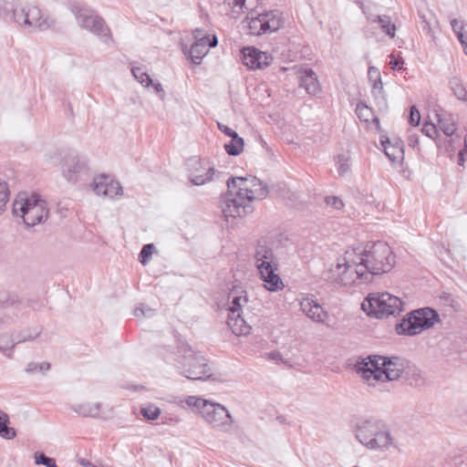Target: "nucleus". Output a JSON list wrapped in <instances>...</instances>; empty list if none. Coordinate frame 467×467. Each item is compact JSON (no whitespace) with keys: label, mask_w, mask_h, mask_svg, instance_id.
<instances>
[{"label":"nucleus","mask_w":467,"mask_h":467,"mask_svg":"<svg viewBox=\"0 0 467 467\" xmlns=\"http://www.w3.org/2000/svg\"><path fill=\"white\" fill-rule=\"evenodd\" d=\"M395 254L385 242H370L348 249L322 273V278L334 285L351 287L372 282L374 275L389 272Z\"/></svg>","instance_id":"f257e3e1"},{"label":"nucleus","mask_w":467,"mask_h":467,"mask_svg":"<svg viewBox=\"0 0 467 467\" xmlns=\"http://www.w3.org/2000/svg\"><path fill=\"white\" fill-rule=\"evenodd\" d=\"M355 370L368 387L379 391L386 389L389 381L405 379L417 382L421 378L415 365L400 357L370 355L358 361Z\"/></svg>","instance_id":"f03ea898"},{"label":"nucleus","mask_w":467,"mask_h":467,"mask_svg":"<svg viewBox=\"0 0 467 467\" xmlns=\"http://www.w3.org/2000/svg\"><path fill=\"white\" fill-rule=\"evenodd\" d=\"M357 440L368 450L387 452L397 450V439L391 433L388 424L377 418H368L358 420L355 427Z\"/></svg>","instance_id":"7ed1b4c3"},{"label":"nucleus","mask_w":467,"mask_h":467,"mask_svg":"<svg viewBox=\"0 0 467 467\" xmlns=\"http://www.w3.org/2000/svg\"><path fill=\"white\" fill-rule=\"evenodd\" d=\"M260 5V0H235V8L238 13L246 14L242 22V29L251 36H262L276 32L283 24L281 15L277 11H268L253 16L254 12ZM235 13L237 11L235 10Z\"/></svg>","instance_id":"20e7f679"},{"label":"nucleus","mask_w":467,"mask_h":467,"mask_svg":"<svg viewBox=\"0 0 467 467\" xmlns=\"http://www.w3.org/2000/svg\"><path fill=\"white\" fill-rule=\"evenodd\" d=\"M8 16L10 21L29 33L47 30L54 24L46 12L32 4H14L5 17Z\"/></svg>","instance_id":"39448f33"},{"label":"nucleus","mask_w":467,"mask_h":467,"mask_svg":"<svg viewBox=\"0 0 467 467\" xmlns=\"http://www.w3.org/2000/svg\"><path fill=\"white\" fill-rule=\"evenodd\" d=\"M235 219L244 218L254 213L253 202L256 198H264L265 190L262 182L254 176H235ZM238 223L235 221V226Z\"/></svg>","instance_id":"423d86ee"},{"label":"nucleus","mask_w":467,"mask_h":467,"mask_svg":"<svg viewBox=\"0 0 467 467\" xmlns=\"http://www.w3.org/2000/svg\"><path fill=\"white\" fill-rule=\"evenodd\" d=\"M13 214L30 227L46 222L49 215L47 202L37 194L20 193L13 202Z\"/></svg>","instance_id":"0eeeda50"},{"label":"nucleus","mask_w":467,"mask_h":467,"mask_svg":"<svg viewBox=\"0 0 467 467\" xmlns=\"http://www.w3.org/2000/svg\"><path fill=\"white\" fill-rule=\"evenodd\" d=\"M174 361L180 365L182 374L189 379L202 380L211 376L205 358L188 344L183 343L178 348Z\"/></svg>","instance_id":"6e6552de"},{"label":"nucleus","mask_w":467,"mask_h":467,"mask_svg":"<svg viewBox=\"0 0 467 467\" xmlns=\"http://www.w3.org/2000/svg\"><path fill=\"white\" fill-rule=\"evenodd\" d=\"M190 405L196 408V413L212 428L223 432L232 430V415L223 405L203 398L190 400Z\"/></svg>","instance_id":"1a4fd4ad"},{"label":"nucleus","mask_w":467,"mask_h":467,"mask_svg":"<svg viewBox=\"0 0 467 467\" xmlns=\"http://www.w3.org/2000/svg\"><path fill=\"white\" fill-rule=\"evenodd\" d=\"M439 321V316L435 310L430 307L420 308L411 311L397 326L398 335L415 336L429 329Z\"/></svg>","instance_id":"9d476101"},{"label":"nucleus","mask_w":467,"mask_h":467,"mask_svg":"<svg viewBox=\"0 0 467 467\" xmlns=\"http://www.w3.org/2000/svg\"><path fill=\"white\" fill-rule=\"evenodd\" d=\"M361 306L368 315L383 317L399 314L402 310V302L389 293H376L369 294Z\"/></svg>","instance_id":"9b49d317"},{"label":"nucleus","mask_w":467,"mask_h":467,"mask_svg":"<svg viewBox=\"0 0 467 467\" xmlns=\"http://www.w3.org/2000/svg\"><path fill=\"white\" fill-rule=\"evenodd\" d=\"M71 10L77 19L78 25L81 28L96 35L106 43L111 40L109 28L104 19L94 10L80 4L72 5Z\"/></svg>","instance_id":"f8f14e48"},{"label":"nucleus","mask_w":467,"mask_h":467,"mask_svg":"<svg viewBox=\"0 0 467 467\" xmlns=\"http://www.w3.org/2000/svg\"><path fill=\"white\" fill-rule=\"evenodd\" d=\"M91 187L98 196L109 199H115L123 194L120 183L103 174L94 178Z\"/></svg>","instance_id":"ddd939ff"},{"label":"nucleus","mask_w":467,"mask_h":467,"mask_svg":"<svg viewBox=\"0 0 467 467\" xmlns=\"http://www.w3.org/2000/svg\"><path fill=\"white\" fill-rule=\"evenodd\" d=\"M89 175L88 161L85 157L75 156L67 160L63 176L70 182L86 180Z\"/></svg>","instance_id":"4468645a"},{"label":"nucleus","mask_w":467,"mask_h":467,"mask_svg":"<svg viewBox=\"0 0 467 467\" xmlns=\"http://www.w3.org/2000/svg\"><path fill=\"white\" fill-rule=\"evenodd\" d=\"M241 58L243 64L249 69H263L273 61V57L270 54L263 52L254 47H244Z\"/></svg>","instance_id":"2eb2a0df"},{"label":"nucleus","mask_w":467,"mask_h":467,"mask_svg":"<svg viewBox=\"0 0 467 467\" xmlns=\"http://www.w3.org/2000/svg\"><path fill=\"white\" fill-rule=\"evenodd\" d=\"M254 259L257 271L279 266L276 255L265 241L258 242L255 246Z\"/></svg>","instance_id":"dca6fc26"},{"label":"nucleus","mask_w":467,"mask_h":467,"mask_svg":"<svg viewBox=\"0 0 467 467\" xmlns=\"http://www.w3.org/2000/svg\"><path fill=\"white\" fill-rule=\"evenodd\" d=\"M300 309L306 316L315 322L323 323L327 317V313L317 303L313 296L302 297L299 302Z\"/></svg>","instance_id":"f3484780"},{"label":"nucleus","mask_w":467,"mask_h":467,"mask_svg":"<svg viewBox=\"0 0 467 467\" xmlns=\"http://www.w3.org/2000/svg\"><path fill=\"white\" fill-rule=\"evenodd\" d=\"M277 272L278 266L258 271L260 278L265 283V288L270 292H278L285 287L283 280Z\"/></svg>","instance_id":"a211bd4d"},{"label":"nucleus","mask_w":467,"mask_h":467,"mask_svg":"<svg viewBox=\"0 0 467 467\" xmlns=\"http://www.w3.org/2000/svg\"><path fill=\"white\" fill-rule=\"evenodd\" d=\"M299 85L309 95H316L320 90V85L315 71L308 67L298 70Z\"/></svg>","instance_id":"6ab92c4d"},{"label":"nucleus","mask_w":467,"mask_h":467,"mask_svg":"<svg viewBox=\"0 0 467 467\" xmlns=\"http://www.w3.org/2000/svg\"><path fill=\"white\" fill-rule=\"evenodd\" d=\"M226 183L228 190L220 197L219 207L226 223V226L229 227L231 219L234 217L232 210V206L234 205V194L231 191V186L234 184V176L229 177Z\"/></svg>","instance_id":"aec40b11"},{"label":"nucleus","mask_w":467,"mask_h":467,"mask_svg":"<svg viewBox=\"0 0 467 467\" xmlns=\"http://www.w3.org/2000/svg\"><path fill=\"white\" fill-rule=\"evenodd\" d=\"M365 14L367 20L370 23L379 24L380 29L390 38L395 37L397 27L392 23L390 16H379L368 13L365 8L362 9Z\"/></svg>","instance_id":"412c9836"},{"label":"nucleus","mask_w":467,"mask_h":467,"mask_svg":"<svg viewBox=\"0 0 467 467\" xmlns=\"http://www.w3.org/2000/svg\"><path fill=\"white\" fill-rule=\"evenodd\" d=\"M73 411L82 417L99 418L102 412L100 402H80L71 405Z\"/></svg>","instance_id":"4be33fe9"},{"label":"nucleus","mask_w":467,"mask_h":467,"mask_svg":"<svg viewBox=\"0 0 467 467\" xmlns=\"http://www.w3.org/2000/svg\"><path fill=\"white\" fill-rule=\"evenodd\" d=\"M438 126L440 130L448 137L452 136L456 130V121L452 114L448 112H442L437 114Z\"/></svg>","instance_id":"5701e85b"},{"label":"nucleus","mask_w":467,"mask_h":467,"mask_svg":"<svg viewBox=\"0 0 467 467\" xmlns=\"http://www.w3.org/2000/svg\"><path fill=\"white\" fill-rule=\"evenodd\" d=\"M214 171V169L212 167H209L207 169L203 168L202 171L196 169L195 171H192L191 172L190 181L194 185H203L213 180Z\"/></svg>","instance_id":"b1692460"},{"label":"nucleus","mask_w":467,"mask_h":467,"mask_svg":"<svg viewBox=\"0 0 467 467\" xmlns=\"http://www.w3.org/2000/svg\"><path fill=\"white\" fill-rule=\"evenodd\" d=\"M386 156L392 161L398 162L403 159V149L400 143L392 144L388 139L381 140Z\"/></svg>","instance_id":"393cba45"},{"label":"nucleus","mask_w":467,"mask_h":467,"mask_svg":"<svg viewBox=\"0 0 467 467\" xmlns=\"http://www.w3.org/2000/svg\"><path fill=\"white\" fill-rule=\"evenodd\" d=\"M10 419L6 412L0 409V437L5 440H13L16 437V431L10 427Z\"/></svg>","instance_id":"a878e982"},{"label":"nucleus","mask_w":467,"mask_h":467,"mask_svg":"<svg viewBox=\"0 0 467 467\" xmlns=\"http://www.w3.org/2000/svg\"><path fill=\"white\" fill-rule=\"evenodd\" d=\"M241 296H235V336H245L251 331V327L245 322V320L239 314L241 308Z\"/></svg>","instance_id":"bb28decb"},{"label":"nucleus","mask_w":467,"mask_h":467,"mask_svg":"<svg viewBox=\"0 0 467 467\" xmlns=\"http://www.w3.org/2000/svg\"><path fill=\"white\" fill-rule=\"evenodd\" d=\"M451 26L467 56V25H465L462 20L454 18L451 21Z\"/></svg>","instance_id":"cd10ccee"},{"label":"nucleus","mask_w":467,"mask_h":467,"mask_svg":"<svg viewBox=\"0 0 467 467\" xmlns=\"http://www.w3.org/2000/svg\"><path fill=\"white\" fill-rule=\"evenodd\" d=\"M372 96L375 99L376 104L379 110H387L388 109V102L386 94L383 89V84L382 82L379 84H372Z\"/></svg>","instance_id":"c85d7f7f"},{"label":"nucleus","mask_w":467,"mask_h":467,"mask_svg":"<svg viewBox=\"0 0 467 467\" xmlns=\"http://www.w3.org/2000/svg\"><path fill=\"white\" fill-rule=\"evenodd\" d=\"M209 48L202 44H192L189 50L191 61L195 65H200L202 58L208 54Z\"/></svg>","instance_id":"c756f323"},{"label":"nucleus","mask_w":467,"mask_h":467,"mask_svg":"<svg viewBox=\"0 0 467 467\" xmlns=\"http://www.w3.org/2000/svg\"><path fill=\"white\" fill-rule=\"evenodd\" d=\"M131 73L135 79L145 88H150L152 84V79L145 70L144 66H133Z\"/></svg>","instance_id":"7c9ffc66"},{"label":"nucleus","mask_w":467,"mask_h":467,"mask_svg":"<svg viewBox=\"0 0 467 467\" xmlns=\"http://www.w3.org/2000/svg\"><path fill=\"white\" fill-rule=\"evenodd\" d=\"M449 87L459 100H467V91L462 80L456 77L449 80Z\"/></svg>","instance_id":"2f4dec72"},{"label":"nucleus","mask_w":467,"mask_h":467,"mask_svg":"<svg viewBox=\"0 0 467 467\" xmlns=\"http://www.w3.org/2000/svg\"><path fill=\"white\" fill-rule=\"evenodd\" d=\"M337 171L340 176L350 171V155L348 152L340 153L336 157Z\"/></svg>","instance_id":"473e14b6"},{"label":"nucleus","mask_w":467,"mask_h":467,"mask_svg":"<svg viewBox=\"0 0 467 467\" xmlns=\"http://www.w3.org/2000/svg\"><path fill=\"white\" fill-rule=\"evenodd\" d=\"M16 340H13L10 336L4 335L0 337V352L6 358H13V348L17 345Z\"/></svg>","instance_id":"72a5a7b5"},{"label":"nucleus","mask_w":467,"mask_h":467,"mask_svg":"<svg viewBox=\"0 0 467 467\" xmlns=\"http://www.w3.org/2000/svg\"><path fill=\"white\" fill-rule=\"evenodd\" d=\"M41 327H36L22 332L16 339V343H24L36 339L41 334Z\"/></svg>","instance_id":"f704fd0d"},{"label":"nucleus","mask_w":467,"mask_h":467,"mask_svg":"<svg viewBox=\"0 0 467 467\" xmlns=\"http://www.w3.org/2000/svg\"><path fill=\"white\" fill-rule=\"evenodd\" d=\"M17 319L18 317L15 313V308L5 307L3 311H0V326L12 324Z\"/></svg>","instance_id":"c9c22d12"},{"label":"nucleus","mask_w":467,"mask_h":467,"mask_svg":"<svg viewBox=\"0 0 467 467\" xmlns=\"http://www.w3.org/2000/svg\"><path fill=\"white\" fill-rule=\"evenodd\" d=\"M356 114L361 121L365 122L374 117L372 109L362 102L357 105Z\"/></svg>","instance_id":"e433bc0d"},{"label":"nucleus","mask_w":467,"mask_h":467,"mask_svg":"<svg viewBox=\"0 0 467 467\" xmlns=\"http://www.w3.org/2000/svg\"><path fill=\"white\" fill-rule=\"evenodd\" d=\"M192 399L202 400V397L198 396H187L185 398L176 397L171 402L174 403L176 406L180 407L181 409H186V407H189L194 413H196V408L193 405H190V400Z\"/></svg>","instance_id":"4c0bfd02"},{"label":"nucleus","mask_w":467,"mask_h":467,"mask_svg":"<svg viewBox=\"0 0 467 467\" xmlns=\"http://www.w3.org/2000/svg\"><path fill=\"white\" fill-rule=\"evenodd\" d=\"M217 124L221 131H223L224 134L232 138V140L224 145V149L230 156H234V130L228 126L223 125L220 122H218Z\"/></svg>","instance_id":"58836bf2"},{"label":"nucleus","mask_w":467,"mask_h":467,"mask_svg":"<svg viewBox=\"0 0 467 467\" xmlns=\"http://www.w3.org/2000/svg\"><path fill=\"white\" fill-rule=\"evenodd\" d=\"M49 368H50V364L47 362H41V363L30 362L27 364V366L26 368V372L28 374H34L36 372L45 373L47 370H49Z\"/></svg>","instance_id":"ea45409f"},{"label":"nucleus","mask_w":467,"mask_h":467,"mask_svg":"<svg viewBox=\"0 0 467 467\" xmlns=\"http://www.w3.org/2000/svg\"><path fill=\"white\" fill-rule=\"evenodd\" d=\"M140 413L144 418L150 420H154L159 418L161 410L157 406L150 404L144 408H141Z\"/></svg>","instance_id":"a19ab883"},{"label":"nucleus","mask_w":467,"mask_h":467,"mask_svg":"<svg viewBox=\"0 0 467 467\" xmlns=\"http://www.w3.org/2000/svg\"><path fill=\"white\" fill-rule=\"evenodd\" d=\"M193 44H202L205 47H214L218 44V39L214 35L212 36V37L208 35H197V38Z\"/></svg>","instance_id":"79ce46f5"},{"label":"nucleus","mask_w":467,"mask_h":467,"mask_svg":"<svg viewBox=\"0 0 467 467\" xmlns=\"http://www.w3.org/2000/svg\"><path fill=\"white\" fill-rule=\"evenodd\" d=\"M193 44H202L205 47H214L218 44V39L214 35L212 36V37L208 35H197V38Z\"/></svg>","instance_id":"37998d69"},{"label":"nucleus","mask_w":467,"mask_h":467,"mask_svg":"<svg viewBox=\"0 0 467 467\" xmlns=\"http://www.w3.org/2000/svg\"><path fill=\"white\" fill-rule=\"evenodd\" d=\"M34 458L36 464H43L46 467H57L56 460L46 456L43 452L36 451Z\"/></svg>","instance_id":"c03bdc74"},{"label":"nucleus","mask_w":467,"mask_h":467,"mask_svg":"<svg viewBox=\"0 0 467 467\" xmlns=\"http://www.w3.org/2000/svg\"><path fill=\"white\" fill-rule=\"evenodd\" d=\"M154 248L155 247L152 244H145L142 247L140 253V262L141 263V265H146L149 263L153 254Z\"/></svg>","instance_id":"a18cd8bd"},{"label":"nucleus","mask_w":467,"mask_h":467,"mask_svg":"<svg viewBox=\"0 0 467 467\" xmlns=\"http://www.w3.org/2000/svg\"><path fill=\"white\" fill-rule=\"evenodd\" d=\"M155 310L153 308H150L143 304H140L138 306L134 311L133 315L138 317H151L154 316Z\"/></svg>","instance_id":"49530a36"},{"label":"nucleus","mask_w":467,"mask_h":467,"mask_svg":"<svg viewBox=\"0 0 467 467\" xmlns=\"http://www.w3.org/2000/svg\"><path fill=\"white\" fill-rule=\"evenodd\" d=\"M9 199L7 184L0 181V213L5 210Z\"/></svg>","instance_id":"de8ad7c7"},{"label":"nucleus","mask_w":467,"mask_h":467,"mask_svg":"<svg viewBox=\"0 0 467 467\" xmlns=\"http://www.w3.org/2000/svg\"><path fill=\"white\" fill-rule=\"evenodd\" d=\"M421 131L424 135L431 139H434L438 133L436 125L431 122H425L423 124Z\"/></svg>","instance_id":"09e8293b"},{"label":"nucleus","mask_w":467,"mask_h":467,"mask_svg":"<svg viewBox=\"0 0 467 467\" xmlns=\"http://www.w3.org/2000/svg\"><path fill=\"white\" fill-rule=\"evenodd\" d=\"M368 79H369L371 85L379 84V83L382 82L381 78H380V73L377 67H370L368 68Z\"/></svg>","instance_id":"8fccbe9b"},{"label":"nucleus","mask_w":467,"mask_h":467,"mask_svg":"<svg viewBox=\"0 0 467 467\" xmlns=\"http://www.w3.org/2000/svg\"><path fill=\"white\" fill-rule=\"evenodd\" d=\"M389 65L392 70H400L402 68V65L404 64L402 57H397L393 54L389 55Z\"/></svg>","instance_id":"3c124183"},{"label":"nucleus","mask_w":467,"mask_h":467,"mask_svg":"<svg viewBox=\"0 0 467 467\" xmlns=\"http://www.w3.org/2000/svg\"><path fill=\"white\" fill-rule=\"evenodd\" d=\"M409 121L412 126H418L420 122V114L415 106L410 108Z\"/></svg>","instance_id":"603ef678"},{"label":"nucleus","mask_w":467,"mask_h":467,"mask_svg":"<svg viewBox=\"0 0 467 467\" xmlns=\"http://www.w3.org/2000/svg\"><path fill=\"white\" fill-rule=\"evenodd\" d=\"M326 202L327 205L334 207L337 210H340L343 208L344 203L341 199L337 196H327L326 197Z\"/></svg>","instance_id":"864d4df0"},{"label":"nucleus","mask_w":467,"mask_h":467,"mask_svg":"<svg viewBox=\"0 0 467 467\" xmlns=\"http://www.w3.org/2000/svg\"><path fill=\"white\" fill-rule=\"evenodd\" d=\"M265 358L267 359L275 361V363H284V364L287 363V361L285 358H283L282 354L276 350L265 353Z\"/></svg>","instance_id":"5fc2aeb1"},{"label":"nucleus","mask_w":467,"mask_h":467,"mask_svg":"<svg viewBox=\"0 0 467 467\" xmlns=\"http://www.w3.org/2000/svg\"><path fill=\"white\" fill-rule=\"evenodd\" d=\"M163 424L176 425L182 421L181 418L176 415L165 414L161 418Z\"/></svg>","instance_id":"6e6d98bb"},{"label":"nucleus","mask_w":467,"mask_h":467,"mask_svg":"<svg viewBox=\"0 0 467 467\" xmlns=\"http://www.w3.org/2000/svg\"><path fill=\"white\" fill-rule=\"evenodd\" d=\"M244 140L235 132V156L244 151Z\"/></svg>","instance_id":"4d7b16f0"},{"label":"nucleus","mask_w":467,"mask_h":467,"mask_svg":"<svg viewBox=\"0 0 467 467\" xmlns=\"http://www.w3.org/2000/svg\"><path fill=\"white\" fill-rule=\"evenodd\" d=\"M150 87L153 88L154 91L160 95V98L161 99H164L165 98V92L163 90L162 85L160 82H153L150 84Z\"/></svg>","instance_id":"13d9d810"},{"label":"nucleus","mask_w":467,"mask_h":467,"mask_svg":"<svg viewBox=\"0 0 467 467\" xmlns=\"http://www.w3.org/2000/svg\"><path fill=\"white\" fill-rule=\"evenodd\" d=\"M227 312H228V315H227V325L229 327H231V313H234V306H229L226 309H225Z\"/></svg>","instance_id":"bf43d9fd"},{"label":"nucleus","mask_w":467,"mask_h":467,"mask_svg":"<svg viewBox=\"0 0 467 467\" xmlns=\"http://www.w3.org/2000/svg\"><path fill=\"white\" fill-rule=\"evenodd\" d=\"M418 143V137L416 135H410L409 137V144L410 146L414 147Z\"/></svg>","instance_id":"052dcab7"},{"label":"nucleus","mask_w":467,"mask_h":467,"mask_svg":"<svg viewBox=\"0 0 467 467\" xmlns=\"http://www.w3.org/2000/svg\"><path fill=\"white\" fill-rule=\"evenodd\" d=\"M197 35H205L204 32L200 29V28H196L194 31H193V36H194V39L197 38Z\"/></svg>","instance_id":"680f3d73"},{"label":"nucleus","mask_w":467,"mask_h":467,"mask_svg":"<svg viewBox=\"0 0 467 467\" xmlns=\"http://www.w3.org/2000/svg\"><path fill=\"white\" fill-rule=\"evenodd\" d=\"M459 157H460V164L462 165V161H463V160H462V151H460Z\"/></svg>","instance_id":"e2e57ef3"},{"label":"nucleus","mask_w":467,"mask_h":467,"mask_svg":"<svg viewBox=\"0 0 467 467\" xmlns=\"http://www.w3.org/2000/svg\"><path fill=\"white\" fill-rule=\"evenodd\" d=\"M194 164L201 166V162L198 160H192V161Z\"/></svg>","instance_id":"0e129e2a"},{"label":"nucleus","mask_w":467,"mask_h":467,"mask_svg":"<svg viewBox=\"0 0 467 467\" xmlns=\"http://www.w3.org/2000/svg\"><path fill=\"white\" fill-rule=\"evenodd\" d=\"M464 145H465V148L467 149V136L464 137Z\"/></svg>","instance_id":"69168bd1"},{"label":"nucleus","mask_w":467,"mask_h":467,"mask_svg":"<svg viewBox=\"0 0 467 467\" xmlns=\"http://www.w3.org/2000/svg\"><path fill=\"white\" fill-rule=\"evenodd\" d=\"M224 4H227L228 5H231V0H224Z\"/></svg>","instance_id":"338daca9"}]
</instances>
